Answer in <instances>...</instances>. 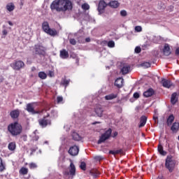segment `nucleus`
Instances as JSON below:
<instances>
[{"mask_svg":"<svg viewBox=\"0 0 179 179\" xmlns=\"http://www.w3.org/2000/svg\"><path fill=\"white\" fill-rule=\"evenodd\" d=\"M10 115L13 120H16V118H19V115H20V111L19 109L13 110L10 113Z\"/></svg>","mask_w":179,"mask_h":179,"instance_id":"obj_14","label":"nucleus"},{"mask_svg":"<svg viewBox=\"0 0 179 179\" xmlns=\"http://www.w3.org/2000/svg\"><path fill=\"white\" fill-rule=\"evenodd\" d=\"M20 139L23 141V142H27V136L26 134H22L20 136Z\"/></svg>","mask_w":179,"mask_h":179,"instance_id":"obj_43","label":"nucleus"},{"mask_svg":"<svg viewBox=\"0 0 179 179\" xmlns=\"http://www.w3.org/2000/svg\"><path fill=\"white\" fill-rule=\"evenodd\" d=\"M96 124H100V122H94L92 123V125H96Z\"/></svg>","mask_w":179,"mask_h":179,"instance_id":"obj_59","label":"nucleus"},{"mask_svg":"<svg viewBox=\"0 0 179 179\" xmlns=\"http://www.w3.org/2000/svg\"><path fill=\"white\" fill-rule=\"evenodd\" d=\"M20 174H22V176H26L29 173V169L26 167H22L19 171Z\"/></svg>","mask_w":179,"mask_h":179,"instance_id":"obj_33","label":"nucleus"},{"mask_svg":"<svg viewBox=\"0 0 179 179\" xmlns=\"http://www.w3.org/2000/svg\"><path fill=\"white\" fill-rule=\"evenodd\" d=\"M171 130L172 131V132H173V134H177L179 130V122H175L174 123H173L171 127Z\"/></svg>","mask_w":179,"mask_h":179,"instance_id":"obj_20","label":"nucleus"},{"mask_svg":"<svg viewBox=\"0 0 179 179\" xmlns=\"http://www.w3.org/2000/svg\"><path fill=\"white\" fill-rule=\"evenodd\" d=\"M80 168L81 170H83V171H86V163L85 162H81Z\"/></svg>","mask_w":179,"mask_h":179,"instance_id":"obj_41","label":"nucleus"},{"mask_svg":"<svg viewBox=\"0 0 179 179\" xmlns=\"http://www.w3.org/2000/svg\"><path fill=\"white\" fill-rule=\"evenodd\" d=\"M131 71V66L129 65H124L121 69L120 72L122 75H127V73H129V71Z\"/></svg>","mask_w":179,"mask_h":179,"instance_id":"obj_18","label":"nucleus"},{"mask_svg":"<svg viewBox=\"0 0 179 179\" xmlns=\"http://www.w3.org/2000/svg\"><path fill=\"white\" fill-rule=\"evenodd\" d=\"M106 8H107V3H106V1H104L103 0H101L98 6V12H99V13H101V12H103V10L106 9Z\"/></svg>","mask_w":179,"mask_h":179,"instance_id":"obj_10","label":"nucleus"},{"mask_svg":"<svg viewBox=\"0 0 179 179\" xmlns=\"http://www.w3.org/2000/svg\"><path fill=\"white\" fill-rule=\"evenodd\" d=\"M81 8L83 10H89L90 9V6H89L87 3H85L82 4Z\"/></svg>","mask_w":179,"mask_h":179,"instance_id":"obj_37","label":"nucleus"},{"mask_svg":"<svg viewBox=\"0 0 179 179\" xmlns=\"http://www.w3.org/2000/svg\"><path fill=\"white\" fill-rule=\"evenodd\" d=\"M111 134H113V129H108L103 134L101 135L97 143L100 145L101 143H104L105 141H108L111 138Z\"/></svg>","mask_w":179,"mask_h":179,"instance_id":"obj_4","label":"nucleus"},{"mask_svg":"<svg viewBox=\"0 0 179 179\" xmlns=\"http://www.w3.org/2000/svg\"><path fill=\"white\" fill-rule=\"evenodd\" d=\"M29 167L31 170H34V169H37V164L31 162L29 164Z\"/></svg>","mask_w":179,"mask_h":179,"instance_id":"obj_38","label":"nucleus"},{"mask_svg":"<svg viewBox=\"0 0 179 179\" xmlns=\"http://www.w3.org/2000/svg\"><path fill=\"white\" fill-rule=\"evenodd\" d=\"M148 121V117L145 115H142L140 117V124L138 125V128H143L145 125H146V122Z\"/></svg>","mask_w":179,"mask_h":179,"instance_id":"obj_15","label":"nucleus"},{"mask_svg":"<svg viewBox=\"0 0 179 179\" xmlns=\"http://www.w3.org/2000/svg\"><path fill=\"white\" fill-rule=\"evenodd\" d=\"M135 30H136V31H142V27H141V26H136V27H135Z\"/></svg>","mask_w":179,"mask_h":179,"instance_id":"obj_50","label":"nucleus"},{"mask_svg":"<svg viewBox=\"0 0 179 179\" xmlns=\"http://www.w3.org/2000/svg\"><path fill=\"white\" fill-rule=\"evenodd\" d=\"M65 85L66 86V85H68V80L65 81Z\"/></svg>","mask_w":179,"mask_h":179,"instance_id":"obj_63","label":"nucleus"},{"mask_svg":"<svg viewBox=\"0 0 179 179\" xmlns=\"http://www.w3.org/2000/svg\"><path fill=\"white\" fill-rule=\"evenodd\" d=\"M64 176H68V172L67 171L64 172Z\"/></svg>","mask_w":179,"mask_h":179,"instance_id":"obj_62","label":"nucleus"},{"mask_svg":"<svg viewBox=\"0 0 179 179\" xmlns=\"http://www.w3.org/2000/svg\"><path fill=\"white\" fill-rule=\"evenodd\" d=\"M116 136H118V131H115L112 135L113 138H116Z\"/></svg>","mask_w":179,"mask_h":179,"instance_id":"obj_52","label":"nucleus"},{"mask_svg":"<svg viewBox=\"0 0 179 179\" xmlns=\"http://www.w3.org/2000/svg\"><path fill=\"white\" fill-rule=\"evenodd\" d=\"M108 47H109V48H114V47H115V43L113 41H108Z\"/></svg>","mask_w":179,"mask_h":179,"instance_id":"obj_40","label":"nucleus"},{"mask_svg":"<svg viewBox=\"0 0 179 179\" xmlns=\"http://www.w3.org/2000/svg\"><path fill=\"white\" fill-rule=\"evenodd\" d=\"M109 155H113L114 156H115V155H124V150L119 149L116 150H110Z\"/></svg>","mask_w":179,"mask_h":179,"instance_id":"obj_24","label":"nucleus"},{"mask_svg":"<svg viewBox=\"0 0 179 179\" xmlns=\"http://www.w3.org/2000/svg\"><path fill=\"white\" fill-rule=\"evenodd\" d=\"M69 153L71 156H77L79 153V147L76 145L71 147L69 150Z\"/></svg>","mask_w":179,"mask_h":179,"instance_id":"obj_9","label":"nucleus"},{"mask_svg":"<svg viewBox=\"0 0 179 179\" xmlns=\"http://www.w3.org/2000/svg\"><path fill=\"white\" fill-rule=\"evenodd\" d=\"M169 151L171 153H174V150H173V149H170V148H169Z\"/></svg>","mask_w":179,"mask_h":179,"instance_id":"obj_57","label":"nucleus"},{"mask_svg":"<svg viewBox=\"0 0 179 179\" xmlns=\"http://www.w3.org/2000/svg\"><path fill=\"white\" fill-rule=\"evenodd\" d=\"M63 100L64 98H62V96H57V101L58 104L61 103V102L63 101Z\"/></svg>","mask_w":179,"mask_h":179,"instance_id":"obj_45","label":"nucleus"},{"mask_svg":"<svg viewBox=\"0 0 179 179\" xmlns=\"http://www.w3.org/2000/svg\"><path fill=\"white\" fill-rule=\"evenodd\" d=\"M117 97H118V94H110L108 95H106L105 96L106 100H113L114 99H117Z\"/></svg>","mask_w":179,"mask_h":179,"instance_id":"obj_32","label":"nucleus"},{"mask_svg":"<svg viewBox=\"0 0 179 179\" xmlns=\"http://www.w3.org/2000/svg\"><path fill=\"white\" fill-rule=\"evenodd\" d=\"M174 115H170L169 116V117L167 118V121H166V124L168 125V127H170V125H171V124H173V122H174Z\"/></svg>","mask_w":179,"mask_h":179,"instance_id":"obj_31","label":"nucleus"},{"mask_svg":"<svg viewBox=\"0 0 179 179\" xmlns=\"http://www.w3.org/2000/svg\"><path fill=\"white\" fill-rule=\"evenodd\" d=\"M153 120H155V121H156V120H157V116H154Z\"/></svg>","mask_w":179,"mask_h":179,"instance_id":"obj_61","label":"nucleus"},{"mask_svg":"<svg viewBox=\"0 0 179 179\" xmlns=\"http://www.w3.org/2000/svg\"><path fill=\"white\" fill-rule=\"evenodd\" d=\"M120 15L123 17H125V16H127L128 15V13H127V10H122L120 11Z\"/></svg>","mask_w":179,"mask_h":179,"instance_id":"obj_44","label":"nucleus"},{"mask_svg":"<svg viewBox=\"0 0 179 179\" xmlns=\"http://www.w3.org/2000/svg\"><path fill=\"white\" fill-rule=\"evenodd\" d=\"M155 94V90L152 88H149L147 91L143 92L144 97H152Z\"/></svg>","mask_w":179,"mask_h":179,"instance_id":"obj_17","label":"nucleus"},{"mask_svg":"<svg viewBox=\"0 0 179 179\" xmlns=\"http://www.w3.org/2000/svg\"><path fill=\"white\" fill-rule=\"evenodd\" d=\"M108 5L110 6V8H113L115 9L118 8V6H120V3L118 2V1H112L109 2Z\"/></svg>","mask_w":179,"mask_h":179,"instance_id":"obj_26","label":"nucleus"},{"mask_svg":"<svg viewBox=\"0 0 179 179\" xmlns=\"http://www.w3.org/2000/svg\"><path fill=\"white\" fill-rule=\"evenodd\" d=\"M35 54L41 57H45V48L41 45H34Z\"/></svg>","mask_w":179,"mask_h":179,"instance_id":"obj_7","label":"nucleus"},{"mask_svg":"<svg viewBox=\"0 0 179 179\" xmlns=\"http://www.w3.org/2000/svg\"><path fill=\"white\" fill-rule=\"evenodd\" d=\"M177 165V161L173 159V155H167L165 159V167L169 171V173H173L176 170V166Z\"/></svg>","mask_w":179,"mask_h":179,"instance_id":"obj_3","label":"nucleus"},{"mask_svg":"<svg viewBox=\"0 0 179 179\" xmlns=\"http://www.w3.org/2000/svg\"><path fill=\"white\" fill-rule=\"evenodd\" d=\"M141 66H143V68H145V69L150 68L151 64H150V63L145 62L141 63Z\"/></svg>","mask_w":179,"mask_h":179,"instance_id":"obj_39","label":"nucleus"},{"mask_svg":"<svg viewBox=\"0 0 179 179\" xmlns=\"http://www.w3.org/2000/svg\"><path fill=\"white\" fill-rule=\"evenodd\" d=\"M115 86H116V87H117L118 89H121V87L124 86V78H119L116 79L115 81Z\"/></svg>","mask_w":179,"mask_h":179,"instance_id":"obj_12","label":"nucleus"},{"mask_svg":"<svg viewBox=\"0 0 179 179\" xmlns=\"http://www.w3.org/2000/svg\"><path fill=\"white\" fill-rule=\"evenodd\" d=\"M70 165L69 166V175L73 178L75 176H76V166H75V164H73V162L72 159H69Z\"/></svg>","mask_w":179,"mask_h":179,"instance_id":"obj_8","label":"nucleus"},{"mask_svg":"<svg viewBox=\"0 0 179 179\" xmlns=\"http://www.w3.org/2000/svg\"><path fill=\"white\" fill-rule=\"evenodd\" d=\"M6 8L8 12H13L15 10V4L13 3H8Z\"/></svg>","mask_w":179,"mask_h":179,"instance_id":"obj_27","label":"nucleus"},{"mask_svg":"<svg viewBox=\"0 0 179 179\" xmlns=\"http://www.w3.org/2000/svg\"><path fill=\"white\" fill-rule=\"evenodd\" d=\"M38 76L43 80H44V79H47V73H45L44 71H40L38 74Z\"/></svg>","mask_w":179,"mask_h":179,"instance_id":"obj_35","label":"nucleus"},{"mask_svg":"<svg viewBox=\"0 0 179 179\" xmlns=\"http://www.w3.org/2000/svg\"><path fill=\"white\" fill-rule=\"evenodd\" d=\"M48 75V76H50V78H54V76H55L54 71H49Z\"/></svg>","mask_w":179,"mask_h":179,"instance_id":"obj_48","label":"nucleus"},{"mask_svg":"<svg viewBox=\"0 0 179 179\" xmlns=\"http://www.w3.org/2000/svg\"><path fill=\"white\" fill-rule=\"evenodd\" d=\"M73 8V4H72V2L69 0H68V10H72Z\"/></svg>","mask_w":179,"mask_h":179,"instance_id":"obj_42","label":"nucleus"},{"mask_svg":"<svg viewBox=\"0 0 179 179\" xmlns=\"http://www.w3.org/2000/svg\"><path fill=\"white\" fill-rule=\"evenodd\" d=\"M71 136L74 141H81L82 137L77 132L73 131L71 134Z\"/></svg>","mask_w":179,"mask_h":179,"instance_id":"obj_29","label":"nucleus"},{"mask_svg":"<svg viewBox=\"0 0 179 179\" xmlns=\"http://www.w3.org/2000/svg\"><path fill=\"white\" fill-rule=\"evenodd\" d=\"M133 97L134 99H139V97H141V95L138 92H134V94H133Z\"/></svg>","mask_w":179,"mask_h":179,"instance_id":"obj_47","label":"nucleus"},{"mask_svg":"<svg viewBox=\"0 0 179 179\" xmlns=\"http://www.w3.org/2000/svg\"><path fill=\"white\" fill-rule=\"evenodd\" d=\"M2 82H3V78L0 76V83H2Z\"/></svg>","mask_w":179,"mask_h":179,"instance_id":"obj_56","label":"nucleus"},{"mask_svg":"<svg viewBox=\"0 0 179 179\" xmlns=\"http://www.w3.org/2000/svg\"><path fill=\"white\" fill-rule=\"evenodd\" d=\"M3 36H7L8 35V31L6 29H3L2 31Z\"/></svg>","mask_w":179,"mask_h":179,"instance_id":"obj_53","label":"nucleus"},{"mask_svg":"<svg viewBox=\"0 0 179 179\" xmlns=\"http://www.w3.org/2000/svg\"><path fill=\"white\" fill-rule=\"evenodd\" d=\"M27 111L28 113H31V114H39L40 112L34 110V108L33 107V103H27Z\"/></svg>","mask_w":179,"mask_h":179,"instance_id":"obj_13","label":"nucleus"},{"mask_svg":"<svg viewBox=\"0 0 179 179\" xmlns=\"http://www.w3.org/2000/svg\"><path fill=\"white\" fill-rule=\"evenodd\" d=\"M95 113L98 117H103V108H95Z\"/></svg>","mask_w":179,"mask_h":179,"instance_id":"obj_34","label":"nucleus"},{"mask_svg":"<svg viewBox=\"0 0 179 179\" xmlns=\"http://www.w3.org/2000/svg\"><path fill=\"white\" fill-rule=\"evenodd\" d=\"M162 84L164 87H166L167 89H170L171 86H173V83L171 81L166 80V79H163L162 80Z\"/></svg>","mask_w":179,"mask_h":179,"instance_id":"obj_16","label":"nucleus"},{"mask_svg":"<svg viewBox=\"0 0 179 179\" xmlns=\"http://www.w3.org/2000/svg\"><path fill=\"white\" fill-rule=\"evenodd\" d=\"M38 139H40V137L37 135H35L33 138H32V141H38Z\"/></svg>","mask_w":179,"mask_h":179,"instance_id":"obj_51","label":"nucleus"},{"mask_svg":"<svg viewBox=\"0 0 179 179\" xmlns=\"http://www.w3.org/2000/svg\"><path fill=\"white\" fill-rule=\"evenodd\" d=\"M176 55H179V48H178L176 50Z\"/></svg>","mask_w":179,"mask_h":179,"instance_id":"obj_54","label":"nucleus"},{"mask_svg":"<svg viewBox=\"0 0 179 179\" xmlns=\"http://www.w3.org/2000/svg\"><path fill=\"white\" fill-rule=\"evenodd\" d=\"M163 54L166 57H169L171 54V49L170 48V45L169 43H165L163 48Z\"/></svg>","mask_w":179,"mask_h":179,"instance_id":"obj_11","label":"nucleus"},{"mask_svg":"<svg viewBox=\"0 0 179 179\" xmlns=\"http://www.w3.org/2000/svg\"><path fill=\"white\" fill-rule=\"evenodd\" d=\"M70 44H72V45H76V40L73 38L70 39Z\"/></svg>","mask_w":179,"mask_h":179,"instance_id":"obj_49","label":"nucleus"},{"mask_svg":"<svg viewBox=\"0 0 179 179\" xmlns=\"http://www.w3.org/2000/svg\"><path fill=\"white\" fill-rule=\"evenodd\" d=\"M6 169V167L5 166V164H3V161L2 160V158L0 157V173H2V171H5Z\"/></svg>","mask_w":179,"mask_h":179,"instance_id":"obj_36","label":"nucleus"},{"mask_svg":"<svg viewBox=\"0 0 179 179\" xmlns=\"http://www.w3.org/2000/svg\"><path fill=\"white\" fill-rule=\"evenodd\" d=\"M38 124L41 128H46L48 125H51V118L50 117V113H48L46 116L38 120Z\"/></svg>","mask_w":179,"mask_h":179,"instance_id":"obj_5","label":"nucleus"},{"mask_svg":"<svg viewBox=\"0 0 179 179\" xmlns=\"http://www.w3.org/2000/svg\"><path fill=\"white\" fill-rule=\"evenodd\" d=\"M178 101V95L177 92H173L171 96V103L174 106Z\"/></svg>","mask_w":179,"mask_h":179,"instance_id":"obj_19","label":"nucleus"},{"mask_svg":"<svg viewBox=\"0 0 179 179\" xmlns=\"http://www.w3.org/2000/svg\"><path fill=\"white\" fill-rule=\"evenodd\" d=\"M46 34H48L49 36H51L52 37H55L58 34V32L55 29H50L46 31Z\"/></svg>","mask_w":179,"mask_h":179,"instance_id":"obj_23","label":"nucleus"},{"mask_svg":"<svg viewBox=\"0 0 179 179\" xmlns=\"http://www.w3.org/2000/svg\"><path fill=\"white\" fill-rule=\"evenodd\" d=\"M141 51H142V49H141V47L137 46L135 48V52H136V54H139V52H141Z\"/></svg>","mask_w":179,"mask_h":179,"instance_id":"obj_46","label":"nucleus"},{"mask_svg":"<svg viewBox=\"0 0 179 179\" xmlns=\"http://www.w3.org/2000/svg\"><path fill=\"white\" fill-rule=\"evenodd\" d=\"M8 148L11 152H13V150H16V143L15 141L10 142L8 145Z\"/></svg>","mask_w":179,"mask_h":179,"instance_id":"obj_30","label":"nucleus"},{"mask_svg":"<svg viewBox=\"0 0 179 179\" xmlns=\"http://www.w3.org/2000/svg\"><path fill=\"white\" fill-rule=\"evenodd\" d=\"M157 150H158L159 155H161V156H166L167 155V152H166L164 150L163 145H162V143H160L158 145Z\"/></svg>","mask_w":179,"mask_h":179,"instance_id":"obj_21","label":"nucleus"},{"mask_svg":"<svg viewBox=\"0 0 179 179\" xmlns=\"http://www.w3.org/2000/svg\"><path fill=\"white\" fill-rule=\"evenodd\" d=\"M90 174L94 178H97L100 176V172L97 169H92L90 171Z\"/></svg>","mask_w":179,"mask_h":179,"instance_id":"obj_28","label":"nucleus"},{"mask_svg":"<svg viewBox=\"0 0 179 179\" xmlns=\"http://www.w3.org/2000/svg\"><path fill=\"white\" fill-rule=\"evenodd\" d=\"M51 10L65 12L68 10V0H55L50 4Z\"/></svg>","mask_w":179,"mask_h":179,"instance_id":"obj_1","label":"nucleus"},{"mask_svg":"<svg viewBox=\"0 0 179 179\" xmlns=\"http://www.w3.org/2000/svg\"><path fill=\"white\" fill-rule=\"evenodd\" d=\"M60 58H62V59H66V58H68V52L66 51V50L63 49L62 50H60Z\"/></svg>","mask_w":179,"mask_h":179,"instance_id":"obj_25","label":"nucleus"},{"mask_svg":"<svg viewBox=\"0 0 179 179\" xmlns=\"http://www.w3.org/2000/svg\"><path fill=\"white\" fill-rule=\"evenodd\" d=\"M97 160H101V157H96Z\"/></svg>","mask_w":179,"mask_h":179,"instance_id":"obj_60","label":"nucleus"},{"mask_svg":"<svg viewBox=\"0 0 179 179\" xmlns=\"http://www.w3.org/2000/svg\"><path fill=\"white\" fill-rule=\"evenodd\" d=\"M8 131L12 136H19L23 132V127L19 122H15L8 126Z\"/></svg>","mask_w":179,"mask_h":179,"instance_id":"obj_2","label":"nucleus"},{"mask_svg":"<svg viewBox=\"0 0 179 179\" xmlns=\"http://www.w3.org/2000/svg\"><path fill=\"white\" fill-rule=\"evenodd\" d=\"M24 62L22 60H15L14 62H13L10 64L11 68L14 69V71H20V69H22V68H24Z\"/></svg>","mask_w":179,"mask_h":179,"instance_id":"obj_6","label":"nucleus"},{"mask_svg":"<svg viewBox=\"0 0 179 179\" xmlns=\"http://www.w3.org/2000/svg\"><path fill=\"white\" fill-rule=\"evenodd\" d=\"M50 24L47 21H44L42 23V30L45 32L47 33V31L50 29Z\"/></svg>","mask_w":179,"mask_h":179,"instance_id":"obj_22","label":"nucleus"},{"mask_svg":"<svg viewBox=\"0 0 179 179\" xmlns=\"http://www.w3.org/2000/svg\"><path fill=\"white\" fill-rule=\"evenodd\" d=\"M86 43H90V38H87L85 39Z\"/></svg>","mask_w":179,"mask_h":179,"instance_id":"obj_55","label":"nucleus"},{"mask_svg":"<svg viewBox=\"0 0 179 179\" xmlns=\"http://www.w3.org/2000/svg\"><path fill=\"white\" fill-rule=\"evenodd\" d=\"M8 23L10 26H13V23H12V22L8 21Z\"/></svg>","mask_w":179,"mask_h":179,"instance_id":"obj_58","label":"nucleus"},{"mask_svg":"<svg viewBox=\"0 0 179 179\" xmlns=\"http://www.w3.org/2000/svg\"><path fill=\"white\" fill-rule=\"evenodd\" d=\"M21 5H22V6H23V2L22 1H21Z\"/></svg>","mask_w":179,"mask_h":179,"instance_id":"obj_64","label":"nucleus"}]
</instances>
